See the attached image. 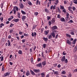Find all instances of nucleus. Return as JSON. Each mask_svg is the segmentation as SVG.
<instances>
[{"label": "nucleus", "mask_w": 77, "mask_h": 77, "mask_svg": "<svg viewBox=\"0 0 77 77\" xmlns=\"http://www.w3.org/2000/svg\"><path fill=\"white\" fill-rule=\"evenodd\" d=\"M57 11H58V12H59V13H60V10L59 8H58Z\"/></svg>", "instance_id": "nucleus-40"}, {"label": "nucleus", "mask_w": 77, "mask_h": 77, "mask_svg": "<svg viewBox=\"0 0 77 77\" xmlns=\"http://www.w3.org/2000/svg\"><path fill=\"white\" fill-rule=\"evenodd\" d=\"M5 26V24H3L2 23L0 24V27H2V26Z\"/></svg>", "instance_id": "nucleus-35"}, {"label": "nucleus", "mask_w": 77, "mask_h": 77, "mask_svg": "<svg viewBox=\"0 0 77 77\" xmlns=\"http://www.w3.org/2000/svg\"><path fill=\"white\" fill-rule=\"evenodd\" d=\"M54 74L55 75H59V72H58V71H55L54 72Z\"/></svg>", "instance_id": "nucleus-25"}, {"label": "nucleus", "mask_w": 77, "mask_h": 77, "mask_svg": "<svg viewBox=\"0 0 77 77\" xmlns=\"http://www.w3.org/2000/svg\"><path fill=\"white\" fill-rule=\"evenodd\" d=\"M28 4L29 6H32V2H31L30 1H28Z\"/></svg>", "instance_id": "nucleus-20"}, {"label": "nucleus", "mask_w": 77, "mask_h": 77, "mask_svg": "<svg viewBox=\"0 0 77 77\" xmlns=\"http://www.w3.org/2000/svg\"><path fill=\"white\" fill-rule=\"evenodd\" d=\"M3 4L2 3L0 5V7H1V9H2V8H3Z\"/></svg>", "instance_id": "nucleus-48"}, {"label": "nucleus", "mask_w": 77, "mask_h": 77, "mask_svg": "<svg viewBox=\"0 0 77 77\" xmlns=\"http://www.w3.org/2000/svg\"><path fill=\"white\" fill-rule=\"evenodd\" d=\"M47 1H48V0H46L44 2V3L45 4V5H46L47 4Z\"/></svg>", "instance_id": "nucleus-46"}, {"label": "nucleus", "mask_w": 77, "mask_h": 77, "mask_svg": "<svg viewBox=\"0 0 77 77\" xmlns=\"http://www.w3.org/2000/svg\"><path fill=\"white\" fill-rule=\"evenodd\" d=\"M43 45V47L44 48H45V47H46V44H44Z\"/></svg>", "instance_id": "nucleus-54"}, {"label": "nucleus", "mask_w": 77, "mask_h": 77, "mask_svg": "<svg viewBox=\"0 0 77 77\" xmlns=\"http://www.w3.org/2000/svg\"><path fill=\"white\" fill-rule=\"evenodd\" d=\"M65 60V56H63L61 60L62 62H64Z\"/></svg>", "instance_id": "nucleus-13"}, {"label": "nucleus", "mask_w": 77, "mask_h": 77, "mask_svg": "<svg viewBox=\"0 0 77 77\" xmlns=\"http://www.w3.org/2000/svg\"><path fill=\"white\" fill-rule=\"evenodd\" d=\"M55 21H56V20L55 18H53L51 20V23L53 24H54V22H55Z\"/></svg>", "instance_id": "nucleus-9"}, {"label": "nucleus", "mask_w": 77, "mask_h": 77, "mask_svg": "<svg viewBox=\"0 0 77 77\" xmlns=\"http://www.w3.org/2000/svg\"><path fill=\"white\" fill-rule=\"evenodd\" d=\"M51 29L53 30L57 29V27L56 26H54L51 27Z\"/></svg>", "instance_id": "nucleus-2"}, {"label": "nucleus", "mask_w": 77, "mask_h": 77, "mask_svg": "<svg viewBox=\"0 0 77 77\" xmlns=\"http://www.w3.org/2000/svg\"><path fill=\"white\" fill-rule=\"evenodd\" d=\"M1 61H3V56H1Z\"/></svg>", "instance_id": "nucleus-53"}, {"label": "nucleus", "mask_w": 77, "mask_h": 77, "mask_svg": "<svg viewBox=\"0 0 77 77\" xmlns=\"http://www.w3.org/2000/svg\"><path fill=\"white\" fill-rule=\"evenodd\" d=\"M51 34L52 36H53V38H55V36L56 35V34H55V33L54 32H52L51 33Z\"/></svg>", "instance_id": "nucleus-8"}, {"label": "nucleus", "mask_w": 77, "mask_h": 77, "mask_svg": "<svg viewBox=\"0 0 77 77\" xmlns=\"http://www.w3.org/2000/svg\"><path fill=\"white\" fill-rule=\"evenodd\" d=\"M32 36L33 37V36L34 37H36V33L35 32H34V33L32 32Z\"/></svg>", "instance_id": "nucleus-5"}, {"label": "nucleus", "mask_w": 77, "mask_h": 77, "mask_svg": "<svg viewBox=\"0 0 77 77\" xmlns=\"http://www.w3.org/2000/svg\"><path fill=\"white\" fill-rule=\"evenodd\" d=\"M56 5H54V6H53V9L54 10V9H56Z\"/></svg>", "instance_id": "nucleus-47"}, {"label": "nucleus", "mask_w": 77, "mask_h": 77, "mask_svg": "<svg viewBox=\"0 0 77 77\" xmlns=\"http://www.w3.org/2000/svg\"><path fill=\"white\" fill-rule=\"evenodd\" d=\"M36 27H37V25H34L33 26L32 29H35Z\"/></svg>", "instance_id": "nucleus-28"}, {"label": "nucleus", "mask_w": 77, "mask_h": 77, "mask_svg": "<svg viewBox=\"0 0 77 77\" xmlns=\"http://www.w3.org/2000/svg\"><path fill=\"white\" fill-rule=\"evenodd\" d=\"M19 6L20 8L21 9H23V4L22 2H21L19 4Z\"/></svg>", "instance_id": "nucleus-6"}, {"label": "nucleus", "mask_w": 77, "mask_h": 77, "mask_svg": "<svg viewBox=\"0 0 77 77\" xmlns=\"http://www.w3.org/2000/svg\"><path fill=\"white\" fill-rule=\"evenodd\" d=\"M73 2L75 4H77V0H75L73 1Z\"/></svg>", "instance_id": "nucleus-44"}, {"label": "nucleus", "mask_w": 77, "mask_h": 77, "mask_svg": "<svg viewBox=\"0 0 77 77\" xmlns=\"http://www.w3.org/2000/svg\"><path fill=\"white\" fill-rule=\"evenodd\" d=\"M68 77H71V74L70 73L68 75Z\"/></svg>", "instance_id": "nucleus-64"}, {"label": "nucleus", "mask_w": 77, "mask_h": 77, "mask_svg": "<svg viewBox=\"0 0 77 77\" xmlns=\"http://www.w3.org/2000/svg\"><path fill=\"white\" fill-rule=\"evenodd\" d=\"M18 53L19 54H22V51L20 50H19L18 51Z\"/></svg>", "instance_id": "nucleus-32"}, {"label": "nucleus", "mask_w": 77, "mask_h": 77, "mask_svg": "<svg viewBox=\"0 0 77 77\" xmlns=\"http://www.w3.org/2000/svg\"><path fill=\"white\" fill-rule=\"evenodd\" d=\"M62 12L64 13H66V9H63V10H62Z\"/></svg>", "instance_id": "nucleus-42"}, {"label": "nucleus", "mask_w": 77, "mask_h": 77, "mask_svg": "<svg viewBox=\"0 0 77 77\" xmlns=\"http://www.w3.org/2000/svg\"><path fill=\"white\" fill-rule=\"evenodd\" d=\"M71 9H72V7H70V6L69 7V8H68L69 11H70V10H71Z\"/></svg>", "instance_id": "nucleus-51"}, {"label": "nucleus", "mask_w": 77, "mask_h": 77, "mask_svg": "<svg viewBox=\"0 0 77 77\" xmlns=\"http://www.w3.org/2000/svg\"><path fill=\"white\" fill-rule=\"evenodd\" d=\"M30 72L32 75H35V73L32 70H30Z\"/></svg>", "instance_id": "nucleus-7"}, {"label": "nucleus", "mask_w": 77, "mask_h": 77, "mask_svg": "<svg viewBox=\"0 0 77 77\" xmlns=\"http://www.w3.org/2000/svg\"><path fill=\"white\" fill-rule=\"evenodd\" d=\"M63 55H66V52L65 51H64L63 52Z\"/></svg>", "instance_id": "nucleus-52"}, {"label": "nucleus", "mask_w": 77, "mask_h": 77, "mask_svg": "<svg viewBox=\"0 0 77 77\" xmlns=\"http://www.w3.org/2000/svg\"><path fill=\"white\" fill-rule=\"evenodd\" d=\"M33 58H31V62H33Z\"/></svg>", "instance_id": "nucleus-57"}, {"label": "nucleus", "mask_w": 77, "mask_h": 77, "mask_svg": "<svg viewBox=\"0 0 77 77\" xmlns=\"http://www.w3.org/2000/svg\"><path fill=\"white\" fill-rule=\"evenodd\" d=\"M43 39L45 41V42H47V41L48 40L47 38H46L45 37H44L43 38Z\"/></svg>", "instance_id": "nucleus-19"}, {"label": "nucleus", "mask_w": 77, "mask_h": 77, "mask_svg": "<svg viewBox=\"0 0 77 77\" xmlns=\"http://www.w3.org/2000/svg\"><path fill=\"white\" fill-rule=\"evenodd\" d=\"M26 16H22V21H24V20L26 19Z\"/></svg>", "instance_id": "nucleus-10"}, {"label": "nucleus", "mask_w": 77, "mask_h": 77, "mask_svg": "<svg viewBox=\"0 0 77 77\" xmlns=\"http://www.w3.org/2000/svg\"><path fill=\"white\" fill-rule=\"evenodd\" d=\"M70 34H71L72 35H74V33L73 32H70Z\"/></svg>", "instance_id": "nucleus-60"}, {"label": "nucleus", "mask_w": 77, "mask_h": 77, "mask_svg": "<svg viewBox=\"0 0 77 77\" xmlns=\"http://www.w3.org/2000/svg\"><path fill=\"white\" fill-rule=\"evenodd\" d=\"M48 8L50 6V4L49 3V2H48V3L47 4Z\"/></svg>", "instance_id": "nucleus-58"}, {"label": "nucleus", "mask_w": 77, "mask_h": 77, "mask_svg": "<svg viewBox=\"0 0 77 77\" xmlns=\"http://www.w3.org/2000/svg\"><path fill=\"white\" fill-rule=\"evenodd\" d=\"M38 3H39V1L38 0H37L36 2V5H38Z\"/></svg>", "instance_id": "nucleus-50"}, {"label": "nucleus", "mask_w": 77, "mask_h": 77, "mask_svg": "<svg viewBox=\"0 0 77 77\" xmlns=\"http://www.w3.org/2000/svg\"><path fill=\"white\" fill-rule=\"evenodd\" d=\"M68 23H73V21L72 20H70L68 22Z\"/></svg>", "instance_id": "nucleus-39"}, {"label": "nucleus", "mask_w": 77, "mask_h": 77, "mask_svg": "<svg viewBox=\"0 0 77 77\" xmlns=\"http://www.w3.org/2000/svg\"><path fill=\"white\" fill-rule=\"evenodd\" d=\"M17 17L19 18H21V16H20V13L19 12L17 13Z\"/></svg>", "instance_id": "nucleus-24"}, {"label": "nucleus", "mask_w": 77, "mask_h": 77, "mask_svg": "<svg viewBox=\"0 0 77 77\" xmlns=\"http://www.w3.org/2000/svg\"><path fill=\"white\" fill-rule=\"evenodd\" d=\"M57 18H60V14H59L57 15Z\"/></svg>", "instance_id": "nucleus-45"}, {"label": "nucleus", "mask_w": 77, "mask_h": 77, "mask_svg": "<svg viewBox=\"0 0 77 77\" xmlns=\"http://www.w3.org/2000/svg\"><path fill=\"white\" fill-rule=\"evenodd\" d=\"M29 75H30V72L29 70H27L26 73V76H28Z\"/></svg>", "instance_id": "nucleus-17"}, {"label": "nucleus", "mask_w": 77, "mask_h": 77, "mask_svg": "<svg viewBox=\"0 0 77 77\" xmlns=\"http://www.w3.org/2000/svg\"><path fill=\"white\" fill-rule=\"evenodd\" d=\"M66 74V72L65 71H63L61 72L62 74Z\"/></svg>", "instance_id": "nucleus-34"}, {"label": "nucleus", "mask_w": 77, "mask_h": 77, "mask_svg": "<svg viewBox=\"0 0 77 77\" xmlns=\"http://www.w3.org/2000/svg\"><path fill=\"white\" fill-rule=\"evenodd\" d=\"M42 64L43 66H45L46 65V61H44L42 63Z\"/></svg>", "instance_id": "nucleus-12"}, {"label": "nucleus", "mask_w": 77, "mask_h": 77, "mask_svg": "<svg viewBox=\"0 0 77 77\" xmlns=\"http://www.w3.org/2000/svg\"><path fill=\"white\" fill-rule=\"evenodd\" d=\"M66 35L67 37H69V38H70L71 37V35H69L68 34H66Z\"/></svg>", "instance_id": "nucleus-31"}, {"label": "nucleus", "mask_w": 77, "mask_h": 77, "mask_svg": "<svg viewBox=\"0 0 77 77\" xmlns=\"http://www.w3.org/2000/svg\"><path fill=\"white\" fill-rule=\"evenodd\" d=\"M51 17L50 16H47V20H50V19Z\"/></svg>", "instance_id": "nucleus-41"}, {"label": "nucleus", "mask_w": 77, "mask_h": 77, "mask_svg": "<svg viewBox=\"0 0 77 77\" xmlns=\"http://www.w3.org/2000/svg\"><path fill=\"white\" fill-rule=\"evenodd\" d=\"M45 12H46V13H48H48H49V10H48L47 8L45 9Z\"/></svg>", "instance_id": "nucleus-23"}, {"label": "nucleus", "mask_w": 77, "mask_h": 77, "mask_svg": "<svg viewBox=\"0 0 77 77\" xmlns=\"http://www.w3.org/2000/svg\"><path fill=\"white\" fill-rule=\"evenodd\" d=\"M55 5H57L58 4V3H59V0H57L55 2Z\"/></svg>", "instance_id": "nucleus-30"}, {"label": "nucleus", "mask_w": 77, "mask_h": 77, "mask_svg": "<svg viewBox=\"0 0 77 77\" xmlns=\"http://www.w3.org/2000/svg\"><path fill=\"white\" fill-rule=\"evenodd\" d=\"M51 38H52V36H51V35H50L49 36L48 38V39H51Z\"/></svg>", "instance_id": "nucleus-55"}, {"label": "nucleus", "mask_w": 77, "mask_h": 77, "mask_svg": "<svg viewBox=\"0 0 77 77\" xmlns=\"http://www.w3.org/2000/svg\"><path fill=\"white\" fill-rule=\"evenodd\" d=\"M77 46H76L74 49V50H73V52H74V53H75V52L76 51H77Z\"/></svg>", "instance_id": "nucleus-15"}, {"label": "nucleus", "mask_w": 77, "mask_h": 77, "mask_svg": "<svg viewBox=\"0 0 77 77\" xmlns=\"http://www.w3.org/2000/svg\"><path fill=\"white\" fill-rule=\"evenodd\" d=\"M13 21H14V22H15L16 23H17V22H18L19 21V19H15L13 20Z\"/></svg>", "instance_id": "nucleus-16"}, {"label": "nucleus", "mask_w": 77, "mask_h": 77, "mask_svg": "<svg viewBox=\"0 0 77 77\" xmlns=\"http://www.w3.org/2000/svg\"><path fill=\"white\" fill-rule=\"evenodd\" d=\"M21 12L22 14L23 15H26V13L23 10L21 11Z\"/></svg>", "instance_id": "nucleus-22"}, {"label": "nucleus", "mask_w": 77, "mask_h": 77, "mask_svg": "<svg viewBox=\"0 0 77 77\" xmlns=\"http://www.w3.org/2000/svg\"><path fill=\"white\" fill-rule=\"evenodd\" d=\"M65 63H67L68 62V60H67V59H66L65 60Z\"/></svg>", "instance_id": "nucleus-59"}, {"label": "nucleus", "mask_w": 77, "mask_h": 77, "mask_svg": "<svg viewBox=\"0 0 77 77\" xmlns=\"http://www.w3.org/2000/svg\"><path fill=\"white\" fill-rule=\"evenodd\" d=\"M57 63L53 64V66H54V67H56V66H57Z\"/></svg>", "instance_id": "nucleus-38"}, {"label": "nucleus", "mask_w": 77, "mask_h": 77, "mask_svg": "<svg viewBox=\"0 0 77 77\" xmlns=\"http://www.w3.org/2000/svg\"><path fill=\"white\" fill-rule=\"evenodd\" d=\"M19 35H23V32H21V31H20L19 32Z\"/></svg>", "instance_id": "nucleus-56"}, {"label": "nucleus", "mask_w": 77, "mask_h": 77, "mask_svg": "<svg viewBox=\"0 0 77 77\" xmlns=\"http://www.w3.org/2000/svg\"><path fill=\"white\" fill-rule=\"evenodd\" d=\"M50 74H48L46 75V77H50Z\"/></svg>", "instance_id": "nucleus-63"}, {"label": "nucleus", "mask_w": 77, "mask_h": 77, "mask_svg": "<svg viewBox=\"0 0 77 77\" xmlns=\"http://www.w3.org/2000/svg\"><path fill=\"white\" fill-rule=\"evenodd\" d=\"M14 12V14H16V9H14L13 10Z\"/></svg>", "instance_id": "nucleus-49"}, {"label": "nucleus", "mask_w": 77, "mask_h": 77, "mask_svg": "<svg viewBox=\"0 0 77 77\" xmlns=\"http://www.w3.org/2000/svg\"><path fill=\"white\" fill-rule=\"evenodd\" d=\"M4 70H5V65H3L2 66V72L4 71Z\"/></svg>", "instance_id": "nucleus-21"}, {"label": "nucleus", "mask_w": 77, "mask_h": 77, "mask_svg": "<svg viewBox=\"0 0 77 77\" xmlns=\"http://www.w3.org/2000/svg\"><path fill=\"white\" fill-rule=\"evenodd\" d=\"M8 46H11V42H10L9 40H8Z\"/></svg>", "instance_id": "nucleus-29"}, {"label": "nucleus", "mask_w": 77, "mask_h": 77, "mask_svg": "<svg viewBox=\"0 0 77 77\" xmlns=\"http://www.w3.org/2000/svg\"><path fill=\"white\" fill-rule=\"evenodd\" d=\"M77 41V39H75L73 42V44H75L76 43V41Z\"/></svg>", "instance_id": "nucleus-27"}, {"label": "nucleus", "mask_w": 77, "mask_h": 77, "mask_svg": "<svg viewBox=\"0 0 77 77\" xmlns=\"http://www.w3.org/2000/svg\"><path fill=\"white\" fill-rule=\"evenodd\" d=\"M58 35H58V34L57 35L55 36V39H57V36H58Z\"/></svg>", "instance_id": "nucleus-61"}, {"label": "nucleus", "mask_w": 77, "mask_h": 77, "mask_svg": "<svg viewBox=\"0 0 77 77\" xmlns=\"http://www.w3.org/2000/svg\"><path fill=\"white\" fill-rule=\"evenodd\" d=\"M33 71L35 72H36V73H38V72H40V70L39 69H34Z\"/></svg>", "instance_id": "nucleus-3"}, {"label": "nucleus", "mask_w": 77, "mask_h": 77, "mask_svg": "<svg viewBox=\"0 0 77 77\" xmlns=\"http://www.w3.org/2000/svg\"><path fill=\"white\" fill-rule=\"evenodd\" d=\"M44 33L45 35H48V33H49V30H46L44 32Z\"/></svg>", "instance_id": "nucleus-11"}, {"label": "nucleus", "mask_w": 77, "mask_h": 77, "mask_svg": "<svg viewBox=\"0 0 77 77\" xmlns=\"http://www.w3.org/2000/svg\"><path fill=\"white\" fill-rule=\"evenodd\" d=\"M66 43L67 44H68L69 45H71V42L69 40H67L66 41Z\"/></svg>", "instance_id": "nucleus-18"}, {"label": "nucleus", "mask_w": 77, "mask_h": 77, "mask_svg": "<svg viewBox=\"0 0 77 77\" xmlns=\"http://www.w3.org/2000/svg\"><path fill=\"white\" fill-rule=\"evenodd\" d=\"M14 24H13L12 23H11V24L10 25V27H12L14 26Z\"/></svg>", "instance_id": "nucleus-36"}, {"label": "nucleus", "mask_w": 77, "mask_h": 77, "mask_svg": "<svg viewBox=\"0 0 77 77\" xmlns=\"http://www.w3.org/2000/svg\"><path fill=\"white\" fill-rule=\"evenodd\" d=\"M60 20L61 21L63 22H65V19L63 18V17L60 18Z\"/></svg>", "instance_id": "nucleus-14"}, {"label": "nucleus", "mask_w": 77, "mask_h": 77, "mask_svg": "<svg viewBox=\"0 0 77 77\" xmlns=\"http://www.w3.org/2000/svg\"><path fill=\"white\" fill-rule=\"evenodd\" d=\"M60 66H61L60 64H58L57 66L58 68H60Z\"/></svg>", "instance_id": "nucleus-62"}, {"label": "nucleus", "mask_w": 77, "mask_h": 77, "mask_svg": "<svg viewBox=\"0 0 77 77\" xmlns=\"http://www.w3.org/2000/svg\"><path fill=\"white\" fill-rule=\"evenodd\" d=\"M60 9H61V10H63L65 9L64 7L61 5H60Z\"/></svg>", "instance_id": "nucleus-26"}, {"label": "nucleus", "mask_w": 77, "mask_h": 77, "mask_svg": "<svg viewBox=\"0 0 77 77\" xmlns=\"http://www.w3.org/2000/svg\"><path fill=\"white\" fill-rule=\"evenodd\" d=\"M36 66L37 67H41V68H42V65L41 64V63H39L38 64H37L36 65Z\"/></svg>", "instance_id": "nucleus-1"}, {"label": "nucleus", "mask_w": 77, "mask_h": 77, "mask_svg": "<svg viewBox=\"0 0 77 77\" xmlns=\"http://www.w3.org/2000/svg\"><path fill=\"white\" fill-rule=\"evenodd\" d=\"M34 15L35 16H37L38 15V12H35L34 13Z\"/></svg>", "instance_id": "nucleus-37"}, {"label": "nucleus", "mask_w": 77, "mask_h": 77, "mask_svg": "<svg viewBox=\"0 0 77 77\" xmlns=\"http://www.w3.org/2000/svg\"><path fill=\"white\" fill-rule=\"evenodd\" d=\"M9 32L10 33H12V32H13V29H11L10 30V31Z\"/></svg>", "instance_id": "nucleus-43"}, {"label": "nucleus", "mask_w": 77, "mask_h": 77, "mask_svg": "<svg viewBox=\"0 0 77 77\" xmlns=\"http://www.w3.org/2000/svg\"><path fill=\"white\" fill-rule=\"evenodd\" d=\"M44 28H42L40 29L41 33H43V31H44Z\"/></svg>", "instance_id": "nucleus-33"}, {"label": "nucleus", "mask_w": 77, "mask_h": 77, "mask_svg": "<svg viewBox=\"0 0 77 77\" xmlns=\"http://www.w3.org/2000/svg\"><path fill=\"white\" fill-rule=\"evenodd\" d=\"M10 75V73L9 72H7L5 73L4 74V77H6V76H9Z\"/></svg>", "instance_id": "nucleus-4"}]
</instances>
